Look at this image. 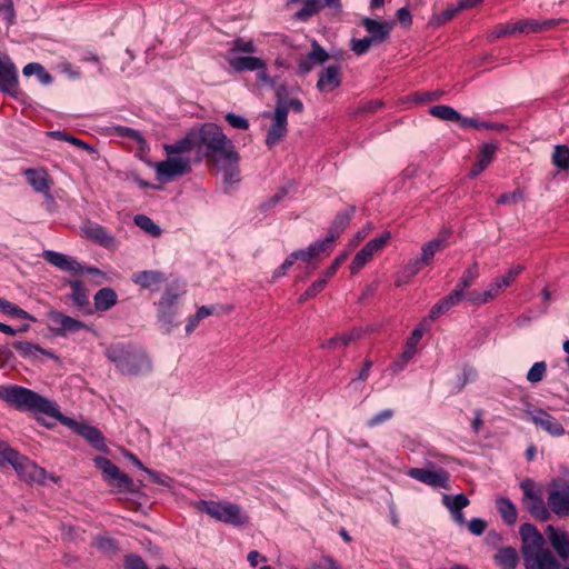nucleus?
Segmentation results:
<instances>
[{
	"mask_svg": "<svg viewBox=\"0 0 569 569\" xmlns=\"http://www.w3.org/2000/svg\"><path fill=\"white\" fill-rule=\"evenodd\" d=\"M0 399L17 410L29 411L36 415L43 413L54 418L77 433L81 427V423L62 415L54 401L42 397L31 389L18 385L0 386Z\"/></svg>",
	"mask_w": 569,
	"mask_h": 569,
	"instance_id": "f257e3e1",
	"label": "nucleus"
},
{
	"mask_svg": "<svg viewBox=\"0 0 569 569\" xmlns=\"http://www.w3.org/2000/svg\"><path fill=\"white\" fill-rule=\"evenodd\" d=\"M193 133L199 159L209 158L216 162L228 152L229 148H234L232 141L214 123H204L193 129Z\"/></svg>",
	"mask_w": 569,
	"mask_h": 569,
	"instance_id": "f03ea898",
	"label": "nucleus"
},
{
	"mask_svg": "<svg viewBox=\"0 0 569 569\" xmlns=\"http://www.w3.org/2000/svg\"><path fill=\"white\" fill-rule=\"evenodd\" d=\"M107 358L126 375H141L151 370V360L141 349L121 343L111 345L106 350Z\"/></svg>",
	"mask_w": 569,
	"mask_h": 569,
	"instance_id": "7ed1b4c3",
	"label": "nucleus"
},
{
	"mask_svg": "<svg viewBox=\"0 0 569 569\" xmlns=\"http://www.w3.org/2000/svg\"><path fill=\"white\" fill-rule=\"evenodd\" d=\"M193 506L211 518L234 527L244 526L249 520L248 515L239 505L229 501L199 500Z\"/></svg>",
	"mask_w": 569,
	"mask_h": 569,
	"instance_id": "20e7f679",
	"label": "nucleus"
},
{
	"mask_svg": "<svg viewBox=\"0 0 569 569\" xmlns=\"http://www.w3.org/2000/svg\"><path fill=\"white\" fill-rule=\"evenodd\" d=\"M8 462L17 473L27 482H44L47 472L29 458L20 455L17 450L8 451Z\"/></svg>",
	"mask_w": 569,
	"mask_h": 569,
	"instance_id": "39448f33",
	"label": "nucleus"
},
{
	"mask_svg": "<svg viewBox=\"0 0 569 569\" xmlns=\"http://www.w3.org/2000/svg\"><path fill=\"white\" fill-rule=\"evenodd\" d=\"M94 463L97 468H99L102 471L106 481L111 487L124 492L136 491L132 479L129 478L126 473L121 472L120 469L109 459L99 456L94 458Z\"/></svg>",
	"mask_w": 569,
	"mask_h": 569,
	"instance_id": "423d86ee",
	"label": "nucleus"
},
{
	"mask_svg": "<svg viewBox=\"0 0 569 569\" xmlns=\"http://www.w3.org/2000/svg\"><path fill=\"white\" fill-rule=\"evenodd\" d=\"M43 259L47 262L51 263L52 266L57 267L58 269L66 271V272H70L72 274H79V273L87 272L89 274L100 276L101 278L104 277V273L101 270H99L98 268L82 266L73 257H70V256H67V254H63V253H60L57 251H52V250L44 251Z\"/></svg>",
	"mask_w": 569,
	"mask_h": 569,
	"instance_id": "0eeeda50",
	"label": "nucleus"
},
{
	"mask_svg": "<svg viewBox=\"0 0 569 569\" xmlns=\"http://www.w3.org/2000/svg\"><path fill=\"white\" fill-rule=\"evenodd\" d=\"M190 171L191 167L188 157L168 156L166 160L159 162L156 167L158 177L163 181H170Z\"/></svg>",
	"mask_w": 569,
	"mask_h": 569,
	"instance_id": "6e6552de",
	"label": "nucleus"
},
{
	"mask_svg": "<svg viewBox=\"0 0 569 569\" xmlns=\"http://www.w3.org/2000/svg\"><path fill=\"white\" fill-rule=\"evenodd\" d=\"M390 238L391 233L389 231H385L379 237L367 242L365 247L355 256L350 264L351 273H357L360 269H362L371 260L375 253L387 244Z\"/></svg>",
	"mask_w": 569,
	"mask_h": 569,
	"instance_id": "1a4fd4ad",
	"label": "nucleus"
},
{
	"mask_svg": "<svg viewBox=\"0 0 569 569\" xmlns=\"http://www.w3.org/2000/svg\"><path fill=\"white\" fill-rule=\"evenodd\" d=\"M81 233L87 239L100 244L108 250H116L118 248V242L114 236L111 234L103 226L97 222L86 221L81 226Z\"/></svg>",
	"mask_w": 569,
	"mask_h": 569,
	"instance_id": "9d476101",
	"label": "nucleus"
},
{
	"mask_svg": "<svg viewBox=\"0 0 569 569\" xmlns=\"http://www.w3.org/2000/svg\"><path fill=\"white\" fill-rule=\"evenodd\" d=\"M408 476L433 488H449L450 475L442 468L437 470L411 468L408 470Z\"/></svg>",
	"mask_w": 569,
	"mask_h": 569,
	"instance_id": "9b49d317",
	"label": "nucleus"
},
{
	"mask_svg": "<svg viewBox=\"0 0 569 569\" xmlns=\"http://www.w3.org/2000/svg\"><path fill=\"white\" fill-rule=\"evenodd\" d=\"M288 107L277 106L272 114V123L268 130L266 144L273 147L287 134Z\"/></svg>",
	"mask_w": 569,
	"mask_h": 569,
	"instance_id": "f8f14e48",
	"label": "nucleus"
},
{
	"mask_svg": "<svg viewBox=\"0 0 569 569\" xmlns=\"http://www.w3.org/2000/svg\"><path fill=\"white\" fill-rule=\"evenodd\" d=\"M528 569H557L559 563L550 550L537 547L531 551H523Z\"/></svg>",
	"mask_w": 569,
	"mask_h": 569,
	"instance_id": "ddd939ff",
	"label": "nucleus"
},
{
	"mask_svg": "<svg viewBox=\"0 0 569 569\" xmlns=\"http://www.w3.org/2000/svg\"><path fill=\"white\" fill-rule=\"evenodd\" d=\"M18 72L11 59L0 53V90L10 94L16 93Z\"/></svg>",
	"mask_w": 569,
	"mask_h": 569,
	"instance_id": "4468645a",
	"label": "nucleus"
},
{
	"mask_svg": "<svg viewBox=\"0 0 569 569\" xmlns=\"http://www.w3.org/2000/svg\"><path fill=\"white\" fill-rule=\"evenodd\" d=\"M24 176L36 192L43 193L48 201L53 202V197L50 193L52 180L44 169H27Z\"/></svg>",
	"mask_w": 569,
	"mask_h": 569,
	"instance_id": "2eb2a0df",
	"label": "nucleus"
},
{
	"mask_svg": "<svg viewBox=\"0 0 569 569\" xmlns=\"http://www.w3.org/2000/svg\"><path fill=\"white\" fill-rule=\"evenodd\" d=\"M531 421L543 429L552 437H561L565 435L563 426L551 415L542 409L529 412Z\"/></svg>",
	"mask_w": 569,
	"mask_h": 569,
	"instance_id": "dca6fc26",
	"label": "nucleus"
},
{
	"mask_svg": "<svg viewBox=\"0 0 569 569\" xmlns=\"http://www.w3.org/2000/svg\"><path fill=\"white\" fill-rule=\"evenodd\" d=\"M178 295L167 291L158 303V319L167 326L166 330L170 331L177 310Z\"/></svg>",
	"mask_w": 569,
	"mask_h": 569,
	"instance_id": "f3484780",
	"label": "nucleus"
},
{
	"mask_svg": "<svg viewBox=\"0 0 569 569\" xmlns=\"http://www.w3.org/2000/svg\"><path fill=\"white\" fill-rule=\"evenodd\" d=\"M450 234L451 232L449 230H443L435 239L422 246L420 261H422L425 266H430L433 261L435 254L449 246Z\"/></svg>",
	"mask_w": 569,
	"mask_h": 569,
	"instance_id": "a211bd4d",
	"label": "nucleus"
},
{
	"mask_svg": "<svg viewBox=\"0 0 569 569\" xmlns=\"http://www.w3.org/2000/svg\"><path fill=\"white\" fill-rule=\"evenodd\" d=\"M216 163L223 171V179L226 182L233 183L239 181V154L231 148L228 152L216 161Z\"/></svg>",
	"mask_w": 569,
	"mask_h": 569,
	"instance_id": "6ab92c4d",
	"label": "nucleus"
},
{
	"mask_svg": "<svg viewBox=\"0 0 569 569\" xmlns=\"http://www.w3.org/2000/svg\"><path fill=\"white\" fill-rule=\"evenodd\" d=\"M362 26L369 33V36L372 38V40L376 41V44H381L386 42L389 37L390 32L395 27V22L392 21H378L370 18L362 19Z\"/></svg>",
	"mask_w": 569,
	"mask_h": 569,
	"instance_id": "aec40b11",
	"label": "nucleus"
},
{
	"mask_svg": "<svg viewBox=\"0 0 569 569\" xmlns=\"http://www.w3.org/2000/svg\"><path fill=\"white\" fill-rule=\"evenodd\" d=\"M229 67L236 72L256 71L264 67V60L250 54H227Z\"/></svg>",
	"mask_w": 569,
	"mask_h": 569,
	"instance_id": "412c9836",
	"label": "nucleus"
},
{
	"mask_svg": "<svg viewBox=\"0 0 569 569\" xmlns=\"http://www.w3.org/2000/svg\"><path fill=\"white\" fill-rule=\"evenodd\" d=\"M329 59L328 52L316 41H312V50L298 63L301 74L309 73L316 66L325 63Z\"/></svg>",
	"mask_w": 569,
	"mask_h": 569,
	"instance_id": "4be33fe9",
	"label": "nucleus"
},
{
	"mask_svg": "<svg viewBox=\"0 0 569 569\" xmlns=\"http://www.w3.org/2000/svg\"><path fill=\"white\" fill-rule=\"evenodd\" d=\"M341 68L329 66L320 72L317 89L321 92H331L341 86Z\"/></svg>",
	"mask_w": 569,
	"mask_h": 569,
	"instance_id": "5701e85b",
	"label": "nucleus"
},
{
	"mask_svg": "<svg viewBox=\"0 0 569 569\" xmlns=\"http://www.w3.org/2000/svg\"><path fill=\"white\" fill-rule=\"evenodd\" d=\"M503 286L496 278L483 291L473 290L467 293L466 299L472 305H486L495 300L502 291Z\"/></svg>",
	"mask_w": 569,
	"mask_h": 569,
	"instance_id": "b1692460",
	"label": "nucleus"
},
{
	"mask_svg": "<svg viewBox=\"0 0 569 569\" xmlns=\"http://www.w3.org/2000/svg\"><path fill=\"white\" fill-rule=\"evenodd\" d=\"M442 503L449 509L453 520L459 525H466V519L462 509L469 505V499L466 495L459 493L456 496L443 495Z\"/></svg>",
	"mask_w": 569,
	"mask_h": 569,
	"instance_id": "393cba45",
	"label": "nucleus"
},
{
	"mask_svg": "<svg viewBox=\"0 0 569 569\" xmlns=\"http://www.w3.org/2000/svg\"><path fill=\"white\" fill-rule=\"evenodd\" d=\"M548 505L552 512L563 517L569 515V487L552 490L548 496Z\"/></svg>",
	"mask_w": 569,
	"mask_h": 569,
	"instance_id": "a878e982",
	"label": "nucleus"
},
{
	"mask_svg": "<svg viewBox=\"0 0 569 569\" xmlns=\"http://www.w3.org/2000/svg\"><path fill=\"white\" fill-rule=\"evenodd\" d=\"M49 318L54 325L59 326L60 335L77 332L87 328L84 322L67 316L60 311H51L49 313Z\"/></svg>",
	"mask_w": 569,
	"mask_h": 569,
	"instance_id": "bb28decb",
	"label": "nucleus"
},
{
	"mask_svg": "<svg viewBox=\"0 0 569 569\" xmlns=\"http://www.w3.org/2000/svg\"><path fill=\"white\" fill-rule=\"evenodd\" d=\"M516 29L517 33H532V32H541L545 30H549L555 28L560 23V20L556 19H546V20H535V19H526L521 21H517Z\"/></svg>",
	"mask_w": 569,
	"mask_h": 569,
	"instance_id": "cd10ccee",
	"label": "nucleus"
},
{
	"mask_svg": "<svg viewBox=\"0 0 569 569\" xmlns=\"http://www.w3.org/2000/svg\"><path fill=\"white\" fill-rule=\"evenodd\" d=\"M546 533L557 553L563 559L567 558L569 556V535L551 525L547 527Z\"/></svg>",
	"mask_w": 569,
	"mask_h": 569,
	"instance_id": "c85d7f7f",
	"label": "nucleus"
},
{
	"mask_svg": "<svg viewBox=\"0 0 569 569\" xmlns=\"http://www.w3.org/2000/svg\"><path fill=\"white\" fill-rule=\"evenodd\" d=\"M363 335V329L352 328L347 332L339 336L332 337L321 343L322 349H337L340 347H347L350 343L359 340Z\"/></svg>",
	"mask_w": 569,
	"mask_h": 569,
	"instance_id": "c756f323",
	"label": "nucleus"
},
{
	"mask_svg": "<svg viewBox=\"0 0 569 569\" xmlns=\"http://www.w3.org/2000/svg\"><path fill=\"white\" fill-rule=\"evenodd\" d=\"M520 536L522 538V552L531 551L543 543L542 535L531 523H523L520 527Z\"/></svg>",
	"mask_w": 569,
	"mask_h": 569,
	"instance_id": "7c9ffc66",
	"label": "nucleus"
},
{
	"mask_svg": "<svg viewBox=\"0 0 569 569\" xmlns=\"http://www.w3.org/2000/svg\"><path fill=\"white\" fill-rule=\"evenodd\" d=\"M498 149L496 143H486L481 147L476 163L470 169V177L479 176L492 161Z\"/></svg>",
	"mask_w": 569,
	"mask_h": 569,
	"instance_id": "2f4dec72",
	"label": "nucleus"
},
{
	"mask_svg": "<svg viewBox=\"0 0 569 569\" xmlns=\"http://www.w3.org/2000/svg\"><path fill=\"white\" fill-rule=\"evenodd\" d=\"M164 150L168 156L181 157L180 154L196 150V140L193 129H191L183 138L174 143L164 144Z\"/></svg>",
	"mask_w": 569,
	"mask_h": 569,
	"instance_id": "473e14b6",
	"label": "nucleus"
},
{
	"mask_svg": "<svg viewBox=\"0 0 569 569\" xmlns=\"http://www.w3.org/2000/svg\"><path fill=\"white\" fill-rule=\"evenodd\" d=\"M525 503L535 518L541 521L549 519V511L547 510L543 501L529 489H526L525 491Z\"/></svg>",
	"mask_w": 569,
	"mask_h": 569,
	"instance_id": "72a5a7b5",
	"label": "nucleus"
},
{
	"mask_svg": "<svg viewBox=\"0 0 569 569\" xmlns=\"http://www.w3.org/2000/svg\"><path fill=\"white\" fill-rule=\"evenodd\" d=\"M163 273L157 270H143L132 276V281L143 289L159 286L161 282H163Z\"/></svg>",
	"mask_w": 569,
	"mask_h": 569,
	"instance_id": "f704fd0d",
	"label": "nucleus"
},
{
	"mask_svg": "<svg viewBox=\"0 0 569 569\" xmlns=\"http://www.w3.org/2000/svg\"><path fill=\"white\" fill-rule=\"evenodd\" d=\"M331 249L332 247L323 239L311 243L306 250L293 251L292 254H296V260L310 261L322 252H330Z\"/></svg>",
	"mask_w": 569,
	"mask_h": 569,
	"instance_id": "c9c22d12",
	"label": "nucleus"
},
{
	"mask_svg": "<svg viewBox=\"0 0 569 569\" xmlns=\"http://www.w3.org/2000/svg\"><path fill=\"white\" fill-rule=\"evenodd\" d=\"M350 222V214L339 213L333 220L325 238L326 242L333 247V242L342 234Z\"/></svg>",
	"mask_w": 569,
	"mask_h": 569,
	"instance_id": "e433bc0d",
	"label": "nucleus"
},
{
	"mask_svg": "<svg viewBox=\"0 0 569 569\" xmlns=\"http://www.w3.org/2000/svg\"><path fill=\"white\" fill-rule=\"evenodd\" d=\"M93 300L98 311H106L117 303L118 297L113 289L102 288L94 295Z\"/></svg>",
	"mask_w": 569,
	"mask_h": 569,
	"instance_id": "4c0bfd02",
	"label": "nucleus"
},
{
	"mask_svg": "<svg viewBox=\"0 0 569 569\" xmlns=\"http://www.w3.org/2000/svg\"><path fill=\"white\" fill-rule=\"evenodd\" d=\"M13 348L18 351V353L21 357L28 359H37L40 355H47L50 357L52 356L51 352L29 341H17L13 343Z\"/></svg>",
	"mask_w": 569,
	"mask_h": 569,
	"instance_id": "58836bf2",
	"label": "nucleus"
},
{
	"mask_svg": "<svg viewBox=\"0 0 569 569\" xmlns=\"http://www.w3.org/2000/svg\"><path fill=\"white\" fill-rule=\"evenodd\" d=\"M496 506L506 523L513 525L517 521V509L511 500L508 498H499L496 501Z\"/></svg>",
	"mask_w": 569,
	"mask_h": 569,
	"instance_id": "ea45409f",
	"label": "nucleus"
},
{
	"mask_svg": "<svg viewBox=\"0 0 569 569\" xmlns=\"http://www.w3.org/2000/svg\"><path fill=\"white\" fill-rule=\"evenodd\" d=\"M479 277V271H478V263L477 262H473L470 267H468L465 271H463V274L461 276V278L459 279V282L458 284L456 286L455 289H460L461 290V293L463 296H467V293H465V291L471 287L473 284V282L476 281V279Z\"/></svg>",
	"mask_w": 569,
	"mask_h": 569,
	"instance_id": "a19ab883",
	"label": "nucleus"
},
{
	"mask_svg": "<svg viewBox=\"0 0 569 569\" xmlns=\"http://www.w3.org/2000/svg\"><path fill=\"white\" fill-rule=\"evenodd\" d=\"M68 284L72 289L71 298L73 302L79 307H86L89 305V295L84 289L83 284L79 280H69Z\"/></svg>",
	"mask_w": 569,
	"mask_h": 569,
	"instance_id": "79ce46f5",
	"label": "nucleus"
},
{
	"mask_svg": "<svg viewBox=\"0 0 569 569\" xmlns=\"http://www.w3.org/2000/svg\"><path fill=\"white\" fill-rule=\"evenodd\" d=\"M78 435L86 438L98 449H102L104 447L103 437L101 432L94 427L81 425V427L78 429Z\"/></svg>",
	"mask_w": 569,
	"mask_h": 569,
	"instance_id": "37998d69",
	"label": "nucleus"
},
{
	"mask_svg": "<svg viewBox=\"0 0 569 569\" xmlns=\"http://www.w3.org/2000/svg\"><path fill=\"white\" fill-rule=\"evenodd\" d=\"M134 224L138 226L141 230L147 232L148 234L157 238L160 237L162 233L161 228L153 222L152 219H150L148 216L144 214H137L133 218Z\"/></svg>",
	"mask_w": 569,
	"mask_h": 569,
	"instance_id": "c03bdc74",
	"label": "nucleus"
},
{
	"mask_svg": "<svg viewBox=\"0 0 569 569\" xmlns=\"http://www.w3.org/2000/svg\"><path fill=\"white\" fill-rule=\"evenodd\" d=\"M430 113L446 121H462L460 113L456 111L453 108L445 104H438L430 108Z\"/></svg>",
	"mask_w": 569,
	"mask_h": 569,
	"instance_id": "a18cd8bd",
	"label": "nucleus"
},
{
	"mask_svg": "<svg viewBox=\"0 0 569 569\" xmlns=\"http://www.w3.org/2000/svg\"><path fill=\"white\" fill-rule=\"evenodd\" d=\"M22 72L26 77H31L33 74L38 76L40 82L43 84H50L52 82L51 74L47 72L40 63L30 62L24 66Z\"/></svg>",
	"mask_w": 569,
	"mask_h": 569,
	"instance_id": "49530a36",
	"label": "nucleus"
},
{
	"mask_svg": "<svg viewBox=\"0 0 569 569\" xmlns=\"http://www.w3.org/2000/svg\"><path fill=\"white\" fill-rule=\"evenodd\" d=\"M213 311H214V307L202 306V307L198 308L196 315L190 317L188 320V323L186 326V333L187 335L192 333L193 330L198 327L199 322L202 319L212 315Z\"/></svg>",
	"mask_w": 569,
	"mask_h": 569,
	"instance_id": "de8ad7c7",
	"label": "nucleus"
},
{
	"mask_svg": "<svg viewBox=\"0 0 569 569\" xmlns=\"http://www.w3.org/2000/svg\"><path fill=\"white\" fill-rule=\"evenodd\" d=\"M256 52V47L251 40L238 38L231 42L228 54H251Z\"/></svg>",
	"mask_w": 569,
	"mask_h": 569,
	"instance_id": "09e8293b",
	"label": "nucleus"
},
{
	"mask_svg": "<svg viewBox=\"0 0 569 569\" xmlns=\"http://www.w3.org/2000/svg\"><path fill=\"white\" fill-rule=\"evenodd\" d=\"M552 162L562 170L569 169V148L565 144L556 146L552 153Z\"/></svg>",
	"mask_w": 569,
	"mask_h": 569,
	"instance_id": "8fccbe9b",
	"label": "nucleus"
},
{
	"mask_svg": "<svg viewBox=\"0 0 569 569\" xmlns=\"http://www.w3.org/2000/svg\"><path fill=\"white\" fill-rule=\"evenodd\" d=\"M517 33L516 23H506L496 26L489 33L488 40L493 42L499 38L513 36Z\"/></svg>",
	"mask_w": 569,
	"mask_h": 569,
	"instance_id": "3c124183",
	"label": "nucleus"
},
{
	"mask_svg": "<svg viewBox=\"0 0 569 569\" xmlns=\"http://www.w3.org/2000/svg\"><path fill=\"white\" fill-rule=\"evenodd\" d=\"M48 134L54 139L68 141L79 148L88 150L89 152H96V150L90 144H88L87 142H84L73 136L68 134L64 131H59V130L50 131V132H48Z\"/></svg>",
	"mask_w": 569,
	"mask_h": 569,
	"instance_id": "603ef678",
	"label": "nucleus"
},
{
	"mask_svg": "<svg viewBox=\"0 0 569 569\" xmlns=\"http://www.w3.org/2000/svg\"><path fill=\"white\" fill-rule=\"evenodd\" d=\"M321 10L319 0H307L302 8L297 11L296 17L306 20Z\"/></svg>",
	"mask_w": 569,
	"mask_h": 569,
	"instance_id": "864d4df0",
	"label": "nucleus"
},
{
	"mask_svg": "<svg viewBox=\"0 0 569 569\" xmlns=\"http://www.w3.org/2000/svg\"><path fill=\"white\" fill-rule=\"evenodd\" d=\"M372 46H377L376 41L372 40L370 36L365 37L363 39H352L351 40V50L357 56L366 54Z\"/></svg>",
	"mask_w": 569,
	"mask_h": 569,
	"instance_id": "5fc2aeb1",
	"label": "nucleus"
},
{
	"mask_svg": "<svg viewBox=\"0 0 569 569\" xmlns=\"http://www.w3.org/2000/svg\"><path fill=\"white\" fill-rule=\"evenodd\" d=\"M326 284H327V279L326 278H321V279L312 282L308 287V289L299 297L298 302L299 303H303L308 299H311V298L316 297L319 292H321L323 290Z\"/></svg>",
	"mask_w": 569,
	"mask_h": 569,
	"instance_id": "6e6d98bb",
	"label": "nucleus"
},
{
	"mask_svg": "<svg viewBox=\"0 0 569 569\" xmlns=\"http://www.w3.org/2000/svg\"><path fill=\"white\" fill-rule=\"evenodd\" d=\"M462 127H473L476 129H488L501 131L505 129V126L501 123H492V122H480L473 118H463L461 121Z\"/></svg>",
	"mask_w": 569,
	"mask_h": 569,
	"instance_id": "4d7b16f0",
	"label": "nucleus"
},
{
	"mask_svg": "<svg viewBox=\"0 0 569 569\" xmlns=\"http://www.w3.org/2000/svg\"><path fill=\"white\" fill-rule=\"evenodd\" d=\"M547 366L546 362L539 361L533 363L527 373V380L531 383L541 381L546 375Z\"/></svg>",
	"mask_w": 569,
	"mask_h": 569,
	"instance_id": "13d9d810",
	"label": "nucleus"
},
{
	"mask_svg": "<svg viewBox=\"0 0 569 569\" xmlns=\"http://www.w3.org/2000/svg\"><path fill=\"white\" fill-rule=\"evenodd\" d=\"M523 270L525 267L522 264H515L506 272V274H503L502 277H498L497 279L503 286V288H507L517 279V277Z\"/></svg>",
	"mask_w": 569,
	"mask_h": 569,
	"instance_id": "bf43d9fd",
	"label": "nucleus"
},
{
	"mask_svg": "<svg viewBox=\"0 0 569 569\" xmlns=\"http://www.w3.org/2000/svg\"><path fill=\"white\" fill-rule=\"evenodd\" d=\"M114 130H116L118 136L126 137V138H129L131 140H134L141 147L146 146V140H144V138L142 137V134L139 131H137L134 129H131V128H128V127H117Z\"/></svg>",
	"mask_w": 569,
	"mask_h": 569,
	"instance_id": "052dcab7",
	"label": "nucleus"
},
{
	"mask_svg": "<svg viewBox=\"0 0 569 569\" xmlns=\"http://www.w3.org/2000/svg\"><path fill=\"white\" fill-rule=\"evenodd\" d=\"M525 198V194L521 190H515L512 192L502 193L498 199L497 203L499 204H513L518 203Z\"/></svg>",
	"mask_w": 569,
	"mask_h": 569,
	"instance_id": "680f3d73",
	"label": "nucleus"
},
{
	"mask_svg": "<svg viewBox=\"0 0 569 569\" xmlns=\"http://www.w3.org/2000/svg\"><path fill=\"white\" fill-rule=\"evenodd\" d=\"M3 313L19 319H29L31 321H36V319L31 315H29L27 311H24L23 309H21L20 307L10 301L6 306Z\"/></svg>",
	"mask_w": 569,
	"mask_h": 569,
	"instance_id": "e2e57ef3",
	"label": "nucleus"
},
{
	"mask_svg": "<svg viewBox=\"0 0 569 569\" xmlns=\"http://www.w3.org/2000/svg\"><path fill=\"white\" fill-rule=\"evenodd\" d=\"M93 546L106 552H113L117 550L114 540L108 537L94 538Z\"/></svg>",
	"mask_w": 569,
	"mask_h": 569,
	"instance_id": "0e129e2a",
	"label": "nucleus"
},
{
	"mask_svg": "<svg viewBox=\"0 0 569 569\" xmlns=\"http://www.w3.org/2000/svg\"><path fill=\"white\" fill-rule=\"evenodd\" d=\"M0 13L10 24L14 22L16 12L12 0H0Z\"/></svg>",
	"mask_w": 569,
	"mask_h": 569,
	"instance_id": "69168bd1",
	"label": "nucleus"
},
{
	"mask_svg": "<svg viewBox=\"0 0 569 569\" xmlns=\"http://www.w3.org/2000/svg\"><path fill=\"white\" fill-rule=\"evenodd\" d=\"M466 296L461 293L460 289H453L448 296L441 299V302L447 307L448 310L457 306Z\"/></svg>",
	"mask_w": 569,
	"mask_h": 569,
	"instance_id": "338daca9",
	"label": "nucleus"
},
{
	"mask_svg": "<svg viewBox=\"0 0 569 569\" xmlns=\"http://www.w3.org/2000/svg\"><path fill=\"white\" fill-rule=\"evenodd\" d=\"M126 569H149L146 562L136 555H129L124 559Z\"/></svg>",
	"mask_w": 569,
	"mask_h": 569,
	"instance_id": "774afa93",
	"label": "nucleus"
}]
</instances>
